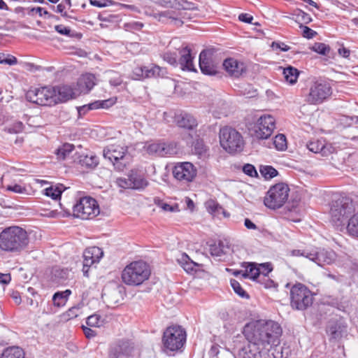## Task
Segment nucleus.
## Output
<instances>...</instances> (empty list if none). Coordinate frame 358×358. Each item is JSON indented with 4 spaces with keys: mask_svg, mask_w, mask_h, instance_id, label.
Segmentation results:
<instances>
[{
    "mask_svg": "<svg viewBox=\"0 0 358 358\" xmlns=\"http://www.w3.org/2000/svg\"><path fill=\"white\" fill-rule=\"evenodd\" d=\"M230 282L234 291L238 295H239L241 297L248 298V295L246 294L245 290L241 287L240 283L237 280L231 279Z\"/></svg>",
    "mask_w": 358,
    "mask_h": 358,
    "instance_id": "8fccbe9b",
    "label": "nucleus"
},
{
    "mask_svg": "<svg viewBox=\"0 0 358 358\" xmlns=\"http://www.w3.org/2000/svg\"><path fill=\"white\" fill-rule=\"evenodd\" d=\"M146 150L150 155H155L159 157L174 155L177 152L176 148L173 143L165 142H155L149 144Z\"/></svg>",
    "mask_w": 358,
    "mask_h": 358,
    "instance_id": "a211bd4d",
    "label": "nucleus"
},
{
    "mask_svg": "<svg viewBox=\"0 0 358 358\" xmlns=\"http://www.w3.org/2000/svg\"><path fill=\"white\" fill-rule=\"evenodd\" d=\"M166 73V69L162 68L157 65L151 64L150 66H145L144 78L164 77Z\"/></svg>",
    "mask_w": 358,
    "mask_h": 358,
    "instance_id": "cd10ccee",
    "label": "nucleus"
},
{
    "mask_svg": "<svg viewBox=\"0 0 358 358\" xmlns=\"http://www.w3.org/2000/svg\"><path fill=\"white\" fill-rule=\"evenodd\" d=\"M243 333L248 342L256 343L261 349L269 352L280 343L282 329L274 321L258 320L245 325Z\"/></svg>",
    "mask_w": 358,
    "mask_h": 358,
    "instance_id": "f257e3e1",
    "label": "nucleus"
},
{
    "mask_svg": "<svg viewBox=\"0 0 358 358\" xmlns=\"http://www.w3.org/2000/svg\"><path fill=\"white\" fill-rule=\"evenodd\" d=\"M150 269L145 262L136 261L127 265L122 273V281L128 285L137 286L148 280Z\"/></svg>",
    "mask_w": 358,
    "mask_h": 358,
    "instance_id": "20e7f679",
    "label": "nucleus"
},
{
    "mask_svg": "<svg viewBox=\"0 0 358 358\" xmlns=\"http://www.w3.org/2000/svg\"><path fill=\"white\" fill-rule=\"evenodd\" d=\"M64 187L62 185L50 186V187L45 189V194L51 197L53 200L57 201L60 199Z\"/></svg>",
    "mask_w": 358,
    "mask_h": 358,
    "instance_id": "c9c22d12",
    "label": "nucleus"
},
{
    "mask_svg": "<svg viewBox=\"0 0 358 358\" xmlns=\"http://www.w3.org/2000/svg\"><path fill=\"white\" fill-rule=\"evenodd\" d=\"M99 213V205L92 197H83L73 206V215L83 220L92 219Z\"/></svg>",
    "mask_w": 358,
    "mask_h": 358,
    "instance_id": "9b49d317",
    "label": "nucleus"
},
{
    "mask_svg": "<svg viewBox=\"0 0 358 358\" xmlns=\"http://www.w3.org/2000/svg\"><path fill=\"white\" fill-rule=\"evenodd\" d=\"M95 77L93 74L86 73L82 75L77 83L76 89L79 93H88L95 85Z\"/></svg>",
    "mask_w": 358,
    "mask_h": 358,
    "instance_id": "b1692460",
    "label": "nucleus"
},
{
    "mask_svg": "<svg viewBox=\"0 0 358 358\" xmlns=\"http://www.w3.org/2000/svg\"><path fill=\"white\" fill-rule=\"evenodd\" d=\"M310 248L305 250H293L291 251V255L295 257H305L309 259Z\"/></svg>",
    "mask_w": 358,
    "mask_h": 358,
    "instance_id": "052dcab7",
    "label": "nucleus"
},
{
    "mask_svg": "<svg viewBox=\"0 0 358 358\" xmlns=\"http://www.w3.org/2000/svg\"><path fill=\"white\" fill-rule=\"evenodd\" d=\"M143 27V24L140 22H130L124 24L126 31H133L141 30Z\"/></svg>",
    "mask_w": 358,
    "mask_h": 358,
    "instance_id": "864d4df0",
    "label": "nucleus"
},
{
    "mask_svg": "<svg viewBox=\"0 0 358 358\" xmlns=\"http://www.w3.org/2000/svg\"><path fill=\"white\" fill-rule=\"evenodd\" d=\"M145 66H136L134 69L131 74L132 79L134 80H141L144 79L145 77Z\"/></svg>",
    "mask_w": 358,
    "mask_h": 358,
    "instance_id": "603ef678",
    "label": "nucleus"
},
{
    "mask_svg": "<svg viewBox=\"0 0 358 358\" xmlns=\"http://www.w3.org/2000/svg\"><path fill=\"white\" fill-rule=\"evenodd\" d=\"M223 66L229 75L236 78L239 77L245 69L243 63L239 62L234 58L226 59L223 62Z\"/></svg>",
    "mask_w": 358,
    "mask_h": 358,
    "instance_id": "5701e85b",
    "label": "nucleus"
},
{
    "mask_svg": "<svg viewBox=\"0 0 358 358\" xmlns=\"http://www.w3.org/2000/svg\"><path fill=\"white\" fill-rule=\"evenodd\" d=\"M155 3L156 4L164 8L176 9V7H177L178 4V0H158Z\"/></svg>",
    "mask_w": 358,
    "mask_h": 358,
    "instance_id": "6e6d98bb",
    "label": "nucleus"
},
{
    "mask_svg": "<svg viewBox=\"0 0 358 358\" xmlns=\"http://www.w3.org/2000/svg\"><path fill=\"white\" fill-rule=\"evenodd\" d=\"M300 27L303 29V36L305 38H312L317 34L316 31L306 26L301 24L300 25Z\"/></svg>",
    "mask_w": 358,
    "mask_h": 358,
    "instance_id": "bf43d9fd",
    "label": "nucleus"
},
{
    "mask_svg": "<svg viewBox=\"0 0 358 358\" xmlns=\"http://www.w3.org/2000/svg\"><path fill=\"white\" fill-rule=\"evenodd\" d=\"M243 276L245 278H250L253 280L257 278L259 276L258 264L249 263L244 273H243Z\"/></svg>",
    "mask_w": 358,
    "mask_h": 358,
    "instance_id": "4c0bfd02",
    "label": "nucleus"
},
{
    "mask_svg": "<svg viewBox=\"0 0 358 358\" xmlns=\"http://www.w3.org/2000/svg\"><path fill=\"white\" fill-rule=\"evenodd\" d=\"M344 229L349 236L358 238V212L350 216Z\"/></svg>",
    "mask_w": 358,
    "mask_h": 358,
    "instance_id": "bb28decb",
    "label": "nucleus"
},
{
    "mask_svg": "<svg viewBox=\"0 0 358 358\" xmlns=\"http://www.w3.org/2000/svg\"><path fill=\"white\" fill-rule=\"evenodd\" d=\"M355 212L352 200L348 196H339L333 201L330 214L333 224L341 231L345 228L346 220Z\"/></svg>",
    "mask_w": 358,
    "mask_h": 358,
    "instance_id": "7ed1b4c3",
    "label": "nucleus"
},
{
    "mask_svg": "<svg viewBox=\"0 0 358 358\" xmlns=\"http://www.w3.org/2000/svg\"><path fill=\"white\" fill-rule=\"evenodd\" d=\"M310 50L322 55H327L330 52V47L323 43H315Z\"/></svg>",
    "mask_w": 358,
    "mask_h": 358,
    "instance_id": "58836bf2",
    "label": "nucleus"
},
{
    "mask_svg": "<svg viewBox=\"0 0 358 358\" xmlns=\"http://www.w3.org/2000/svg\"><path fill=\"white\" fill-rule=\"evenodd\" d=\"M80 313V307L79 306H73L69 308L66 313L64 317L66 320L73 319L79 315Z\"/></svg>",
    "mask_w": 358,
    "mask_h": 358,
    "instance_id": "3c124183",
    "label": "nucleus"
},
{
    "mask_svg": "<svg viewBox=\"0 0 358 358\" xmlns=\"http://www.w3.org/2000/svg\"><path fill=\"white\" fill-rule=\"evenodd\" d=\"M77 108L79 116H83L85 115L86 113L89 110L97 109V103H94L93 102L89 104L78 107Z\"/></svg>",
    "mask_w": 358,
    "mask_h": 358,
    "instance_id": "5fc2aeb1",
    "label": "nucleus"
},
{
    "mask_svg": "<svg viewBox=\"0 0 358 358\" xmlns=\"http://www.w3.org/2000/svg\"><path fill=\"white\" fill-rule=\"evenodd\" d=\"M159 19L161 20L162 17H166L171 19L174 21V23L177 26H180L183 23L180 19H178L174 11L171 10H166L159 13L158 14Z\"/></svg>",
    "mask_w": 358,
    "mask_h": 358,
    "instance_id": "a19ab883",
    "label": "nucleus"
},
{
    "mask_svg": "<svg viewBox=\"0 0 358 358\" xmlns=\"http://www.w3.org/2000/svg\"><path fill=\"white\" fill-rule=\"evenodd\" d=\"M186 341V332L180 326L168 327L164 332V347L169 351H176L182 348Z\"/></svg>",
    "mask_w": 358,
    "mask_h": 358,
    "instance_id": "1a4fd4ad",
    "label": "nucleus"
},
{
    "mask_svg": "<svg viewBox=\"0 0 358 358\" xmlns=\"http://www.w3.org/2000/svg\"><path fill=\"white\" fill-rule=\"evenodd\" d=\"M172 173L177 180L186 184L193 181L196 176L197 170L190 162H179L173 168Z\"/></svg>",
    "mask_w": 358,
    "mask_h": 358,
    "instance_id": "4468645a",
    "label": "nucleus"
},
{
    "mask_svg": "<svg viewBox=\"0 0 358 358\" xmlns=\"http://www.w3.org/2000/svg\"><path fill=\"white\" fill-rule=\"evenodd\" d=\"M176 122L178 127L187 129H192L197 125L195 118L188 113L181 114L178 116Z\"/></svg>",
    "mask_w": 358,
    "mask_h": 358,
    "instance_id": "393cba45",
    "label": "nucleus"
},
{
    "mask_svg": "<svg viewBox=\"0 0 358 358\" xmlns=\"http://www.w3.org/2000/svg\"><path fill=\"white\" fill-rule=\"evenodd\" d=\"M27 101L41 106L55 104V88L43 87L31 89L26 93Z\"/></svg>",
    "mask_w": 358,
    "mask_h": 358,
    "instance_id": "f8f14e48",
    "label": "nucleus"
},
{
    "mask_svg": "<svg viewBox=\"0 0 358 358\" xmlns=\"http://www.w3.org/2000/svg\"><path fill=\"white\" fill-rule=\"evenodd\" d=\"M103 320L99 315L94 314L87 318V324L92 327H99L102 325Z\"/></svg>",
    "mask_w": 358,
    "mask_h": 358,
    "instance_id": "37998d69",
    "label": "nucleus"
},
{
    "mask_svg": "<svg viewBox=\"0 0 358 358\" xmlns=\"http://www.w3.org/2000/svg\"><path fill=\"white\" fill-rule=\"evenodd\" d=\"M1 358H24V353L22 348L13 346L5 349Z\"/></svg>",
    "mask_w": 358,
    "mask_h": 358,
    "instance_id": "2f4dec72",
    "label": "nucleus"
},
{
    "mask_svg": "<svg viewBox=\"0 0 358 358\" xmlns=\"http://www.w3.org/2000/svg\"><path fill=\"white\" fill-rule=\"evenodd\" d=\"M127 149L120 145H109L104 148L103 155L113 163L117 171H123L129 163V156L127 155Z\"/></svg>",
    "mask_w": 358,
    "mask_h": 358,
    "instance_id": "9d476101",
    "label": "nucleus"
},
{
    "mask_svg": "<svg viewBox=\"0 0 358 358\" xmlns=\"http://www.w3.org/2000/svg\"><path fill=\"white\" fill-rule=\"evenodd\" d=\"M103 255V252L99 247L93 246L85 249L83 252V272L84 275H88L89 268L92 264L99 262Z\"/></svg>",
    "mask_w": 358,
    "mask_h": 358,
    "instance_id": "f3484780",
    "label": "nucleus"
},
{
    "mask_svg": "<svg viewBox=\"0 0 358 358\" xmlns=\"http://www.w3.org/2000/svg\"><path fill=\"white\" fill-rule=\"evenodd\" d=\"M199 67L201 72L206 75L213 76L217 72V64L213 60L209 50H203L199 55Z\"/></svg>",
    "mask_w": 358,
    "mask_h": 358,
    "instance_id": "6ab92c4d",
    "label": "nucleus"
},
{
    "mask_svg": "<svg viewBox=\"0 0 358 358\" xmlns=\"http://www.w3.org/2000/svg\"><path fill=\"white\" fill-rule=\"evenodd\" d=\"M179 264L187 273H190L194 270V267L198 266L196 263L193 262L187 255L183 253L181 257L178 259Z\"/></svg>",
    "mask_w": 358,
    "mask_h": 358,
    "instance_id": "72a5a7b5",
    "label": "nucleus"
},
{
    "mask_svg": "<svg viewBox=\"0 0 358 358\" xmlns=\"http://www.w3.org/2000/svg\"><path fill=\"white\" fill-rule=\"evenodd\" d=\"M336 259V254L331 250L313 248H310L309 259L320 266L331 264Z\"/></svg>",
    "mask_w": 358,
    "mask_h": 358,
    "instance_id": "2eb2a0df",
    "label": "nucleus"
},
{
    "mask_svg": "<svg viewBox=\"0 0 358 358\" xmlns=\"http://www.w3.org/2000/svg\"><path fill=\"white\" fill-rule=\"evenodd\" d=\"M27 231L17 226L7 227L0 233V248L11 252H19L29 245Z\"/></svg>",
    "mask_w": 358,
    "mask_h": 358,
    "instance_id": "f03ea898",
    "label": "nucleus"
},
{
    "mask_svg": "<svg viewBox=\"0 0 358 358\" xmlns=\"http://www.w3.org/2000/svg\"><path fill=\"white\" fill-rule=\"evenodd\" d=\"M306 148L313 153H322V155H326L328 152V149L324 141L320 140L310 141L307 143Z\"/></svg>",
    "mask_w": 358,
    "mask_h": 358,
    "instance_id": "c756f323",
    "label": "nucleus"
},
{
    "mask_svg": "<svg viewBox=\"0 0 358 358\" xmlns=\"http://www.w3.org/2000/svg\"><path fill=\"white\" fill-rule=\"evenodd\" d=\"M206 208L208 211L213 215H219L220 213H224V209L215 201L210 200L206 203Z\"/></svg>",
    "mask_w": 358,
    "mask_h": 358,
    "instance_id": "79ce46f5",
    "label": "nucleus"
},
{
    "mask_svg": "<svg viewBox=\"0 0 358 358\" xmlns=\"http://www.w3.org/2000/svg\"><path fill=\"white\" fill-rule=\"evenodd\" d=\"M260 173L266 179H271L277 176L278 171L271 166H262Z\"/></svg>",
    "mask_w": 358,
    "mask_h": 358,
    "instance_id": "ea45409f",
    "label": "nucleus"
},
{
    "mask_svg": "<svg viewBox=\"0 0 358 358\" xmlns=\"http://www.w3.org/2000/svg\"><path fill=\"white\" fill-rule=\"evenodd\" d=\"M220 143L223 149L229 153L241 152L244 147V140L241 134L227 126L220 130Z\"/></svg>",
    "mask_w": 358,
    "mask_h": 358,
    "instance_id": "39448f33",
    "label": "nucleus"
},
{
    "mask_svg": "<svg viewBox=\"0 0 358 358\" xmlns=\"http://www.w3.org/2000/svg\"><path fill=\"white\" fill-rule=\"evenodd\" d=\"M275 128V120L271 115L261 116L254 127V135L259 139L268 138Z\"/></svg>",
    "mask_w": 358,
    "mask_h": 358,
    "instance_id": "ddd939ff",
    "label": "nucleus"
},
{
    "mask_svg": "<svg viewBox=\"0 0 358 358\" xmlns=\"http://www.w3.org/2000/svg\"><path fill=\"white\" fill-rule=\"evenodd\" d=\"M134 350V344L129 339H120L116 341L110 348L109 358H121L129 356Z\"/></svg>",
    "mask_w": 358,
    "mask_h": 358,
    "instance_id": "dca6fc26",
    "label": "nucleus"
},
{
    "mask_svg": "<svg viewBox=\"0 0 358 358\" xmlns=\"http://www.w3.org/2000/svg\"><path fill=\"white\" fill-rule=\"evenodd\" d=\"M162 57L165 62H166L169 64L173 66H178V55L176 52H166L162 54Z\"/></svg>",
    "mask_w": 358,
    "mask_h": 358,
    "instance_id": "a18cd8bd",
    "label": "nucleus"
},
{
    "mask_svg": "<svg viewBox=\"0 0 358 358\" xmlns=\"http://www.w3.org/2000/svg\"><path fill=\"white\" fill-rule=\"evenodd\" d=\"M176 10H197V6L192 2L188 1L187 0H178L177 7H176Z\"/></svg>",
    "mask_w": 358,
    "mask_h": 358,
    "instance_id": "49530a36",
    "label": "nucleus"
},
{
    "mask_svg": "<svg viewBox=\"0 0 358 358\" xmlns=\"http://www.w3.org/2000/svg\"><path fill=\"white\" fill-rule=\"evenodd\" d=\"M332 94L330 85L324 81L313 83L308 90H303L304 100L309 104L318 105L327 100Z\"/></svg>",
    "mask_w": 358,
    "mask_h": 358,
    "instance_id": "423d86ee",
    "label": "nucleus"
},
{
    "mask_svg": "<svg viewBox=\"0 0 358 358\" xmlns=\"http://www.w3.org/2000/svg\"><path fill=\"white\" fill-rule=\"evenodd\" d=\"M78 163L83 167L94 169L99 164V159L96 155H80L76 159Z\"/></svg>",
    "mask_w": 358,
    "mask_h": 358,
    "instance_id": "a878e982",
    "label": "nucleus"
},
{
    "mask_svg": "<svg viewBox=\"0 0 358 358\" xmlns=\"http://www.w3.org/2000/svg\"><path fill=\"white\" fill-rule=\"evenodd\" d=\"M71 293V292L69 289H66L64 292H56L52 296L54 305L57 307L64 306L66 304L68 297Z\"/></svg>",
    "mask_w": 358,
    "mask_h": 358,
    "instance_id": "473e14b6",
    "label": "nucleus"
},
{
    "mask_svg": "<svg viewBox=\"0 0 358 358\" xmlns=\"http://www.w3.org/2000/svg\"><path fill=\"white\" fill-rule=\"evenodd\" d=\"M267 352L256 343L248 342V344L239 351L238 357V358H262V355Z\"/></svg>",
    "mask_w": 358,
    "mask_h": 358,
    "instance_id": "aec40b11",
    "label": "nucleus"
},
{
    "mask_svg": "<svg viewBox=\"0 0 358 358\" xmlns=\"http://www.w3.org/2000/svg\"><path fill=\"white\" fill-rule=\"evenodd\" d=\"M74 145L70 143H65L59 147L56 151L58 159L62 160L66 159L74 150Z\"/></svg>",
    "mask_w": 358,
    "mask_h": 358,
    "instance_id": "e433bc0d",
    "label": "nucleus"
},
{
    "mask_svg": "<svg viewBox=\"0 0 358 358\" xmlns=\"http://www.w3.org/2000/svg\"><path fill=\"white\" fill-rule=\"evenodd\" d=\"M131 189H143L148 185V180L136 171H131Z\"/></svg>",
    "mask_w": 358,
    "mask_h": 358,
    "instance_id": "c85d7f7f",
    "label": "nucleus"
},
{
    "mask_svg": "<svg viewBox=\"0 0 358 358\" xmlns=\"http://www.w3.org/2000/svg\"><path fill=\"white\" fill-rule=\"evenodd\" d=\"M17 62V58L14 56L0 53V64H8L10 66L16 64Z\"/></svg>",
    "mask_w": 358,
    "mask_h": 358,
    "instance_id": "09e8293b",
    "label": "nucleus"
},
{
    "mask_svg": "<svg viewBox=\"0 0 358 358\" xmlns=\"http://www.w3.org/2000/svg\"><path fill=\"white\" fill-rule=\"evenodd\" d=\"M226 249H228V246L225 245L222 241H219L217 243L210 245L209 250L212 256L221 257L226 253Z\"/></svg>",
    "mask_w": 358,
    "mask_h": 358,
    "instance_id": "f704fd0d",
    "label": "nucleus"
},
{
    "mask_svg": "<svg viewBox=\"0 0 358 358\" xmlns=\"http://www.w3.org/2000/svg\"><path fill=\"white\" fill-rule=\"evenodd\" d=\"M297 17L300 18L301 21H303L305 24H308L312 21L311 17L308 14L301 10H299Z\"/></svg>",
    "mask_w": 358,
    "mask_h": 358,
    "instance_id": "0e129e2a",
    "label": "nucleus"
},
{
    "mask_svg": "<svg viewBox=\"0 0 358 358\" xmlns=\"http://www.w3.org/2000/svg\"><path fill=\"white\" fill-rule=\"evenodd\" d=\"M6 189L8 190V191H11V192H15V193H20V194H22V193H24L26 192V188L25 187H23L19 185H8L6 187Z\"/></svg>",
    "mask_w": 358,
    "mask_h": 358,
    "instance_id": "e2e57ef3",
    "label": "nucleus"
},
{
    "mask_svg": "<svg viewBox=\"0 0 358 358\" xmlns=\"http://www.w3.org/2000/svg\"><path fill=\"white\" fill-rule=\"evenodd\" d=\"M273 143L278 150H284L287 148V141L284 134H280L276 135Z\"/></svg>",
    "mask_w": 358,
    "mask_h": 358,
    "instance_id": "c03bdc74",
    "label": "nucleus"
},
{
    "mask_svg": "<svg viewBox=\"0 0 358 358\" xmlns=\"http://www.w3.org/2000/svg\"><path fill=\"white\" fill-rule=\"evenodd\" d=\"M282 73L285 81L291 85H294L297 81L299 71L296 68L289 66L283 69Z\"/></svg>",
    "mask_w": 358,
    "mask_h": 358,
    "instance_id": "7c9ffc66",
    "label": "nucleus"
},
{
    "mask_svg": "<svg viewBox=\"0 0 358 358\" xmlns=\"http://www.w3.org/2000/svg\"><path fill=\"white\" fill-rule=\"evenodd\" d=\"M243 171L246 175L249 176L253 177L257 176V172L255 166L250 164L244 165L243 167Z\"/></svg>",
    "mask_w": 358,
    "mask_h": 358,
    "instance_id": "13d9d810",
    "label": "nucleus"
},
{
    "mask_svg": "<svg viewBox=\"0 0 358 358\" xmlns=\"http://www.w3.org/2000/svg\"><path fill=\"white\" fill-rule=\"evenodd\" d=\"M55 88V104L59 102H65L71 99L75 98L77 90H73L69 85L58 86Z\"/></svg>",
    "mask_w": 358,
    "mask_h": 358,
    "instance_id": "4be33fe9",
    "label": "nucleus"
},
{
    "mask_svg": "<svg viewBox=\"0 0 358 358\" xmlns=\"http://www.w3.org/2000/svg\"><path fill=\"white\" fill-rule=\"evenodd\" d=\"M258 270H259V275H262L265 278L273 271V266L270 262L258 264Z\"/></svg>",
    "mask_w": 358,
    "mask_h": 358,
    "instance_id": "de8ad7c7",
    "label": "nucleus"
},
{
    "mask_svg": "<svg viewBox=\"0 0 358 358\" xmlns=\"http://www.w3.org/2000/svg\"><path fill=\"white\" fill-rule=\"evenodd\" d=\"M289 192V188L285 183H278L273 185L264 197L265 206L271 209L282 207L288 199Z\"/></svg>",
    "mask_w": 358,
    "mask_h": 358,
    "instance_id": "6e6552de",
    "label": "nucleus"
},
{
    "mask_svg": "<svg viewBox=\"0 0 358 358\" xmlns=\"http://www.w3.org/2000/svg\"><path fill=\"white\" fill-rule=\"evenodd\" d=\"M290 304L292 308L303 310L313 303L312 292L303 284L296 283L290 289Z\"/></svg>",
    "mask_w": 358,
    "mask_h": 358,
    "instance_id": "0eeeda50",
    "label": "nucleus"
},
{
    "mask_svg": "<svg viewBox=\"0 0 358 358\" xmlns=\"http://www.w3.org/2000/svg\"><path fill=\"white\" fill-rule=\"evenodd\" d=\"M272 47L273 48L280 49L283 52H287L289 50V47L284 43L273 42Z\"/></svg>",
    "mask_w": 358,
    "mask_h": 358,
    "instance_id": "338daca9",
    "label": "nucleus"
},
{
    "mask_svg": "<svg viewBox=\"0 0 358 358\" xmlns=\"http://www.w3.org/2000/svg\"><path fill=\"white\" fill-rule=\"evenodd\" d=\"M238 19L246 23H252V21L253 20V17L249 14L247 13H241L238 16Z\"/></svg>",
    "mask_w": 358,
    "mask_h": 358,
    "instance_id": "774afa93",
    "label": "nucleus"
},
{
    "mask_svg": "<svg viewBox=\"0 0 358 358\" xmlns=\"http://www.w3.org/2000/svg\"><path fill=\"white\" fill-rule=\"evenodd\" d=\"M117 185L122 188H131V173L129 175L128 178H119L116 180Z\"/></svg>",
    "mask_w": 358,
    "mask_h": 358,
    "instance_id": "4d7b16f0",
    "label": "nucleus"
},
{
    "mask_svg": "<svg viewBox=\"0 0 358 358\" xmlns=\"http://www.w3.org/2000/svg\"><path fill=\"white\" fill-rule=\"evenodd\" d=\"M94 103H97V108H107L113 104L110 100H104V101H97L94 102Z\"/></svg>",
    "mask_w": 358,
    "mask_h": 358,
    "instance_id": "69168bd1",
    "label": "nucleus"
},
{
    "mask_svg": "<svg viewBox=\"0 0 358 358\" xmlns=\"http://www.w3.org/2000/svg\"><path fill=\"white\" fill-rule=\"evenodd\" d=\"M55 30L62 35L70 36L71 29L62 24H58L55 27Z\"/></svg>",
    "mask_w": 358,
    "mask_h": 358,
    "instance_id": "680f3d73",
    "label": "nucleus"
},
{
    "mask_svg": "<svg viewBox=\"0 0 358 358\" xmlns=\"http://www.w3.org/2000/svg\"><path fill=\"white\" fill-rule=\"evenodd\" d=\"M180 58L178 61V64L180 65L182 70L195 71L194 66L193 64L194 57L192 55L191 49L188 46H185L178 51Z\"/></svg>",
    "mask_w": 358,
    "mask_h": 358,
    "instance_id": "412c9836",
    "label": "nucleus"
}]
</instances>
